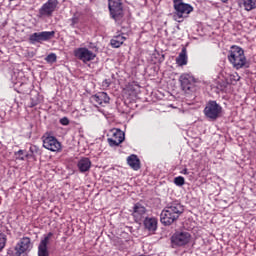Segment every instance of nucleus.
<instances>
[{"mask_svg": "<svg viewBox=\"0 0 256 256\" xmlns=\"http://www.w3.org/2000/svg\"><path fill=\"white\" fill-rule=\"evenodd\" d=\"M92 103H95V105H107L109 103L110 98L109 95H107L106 92H98L95 95L91 97Z\"/></svg>", "mask_w": 256, "mask_h": 256, "instance_id": "dca6fc26", "label": "nucleus"}, {"mask_svg": "<svg viewBox=\"0 0 256 256\" xmlns=\"http://www.w3.org/2000/svg\"><path fill=\"white\" fill-rule=\"evenodd\" d=\"M77 166L81 173H87L91 169V160L89 158H82L78 161Z\"/></svg>", "mask_w": 256, "mask_h": 256, "instance_id": "a211bd4d", "label": "nucleus"}, {"mask_svg": "<svg viewBox=\"0 0 256 256\" xmlns=\"http://www.w3.org/2000/svg\"><path fill=\"white\" fill-rule=\"evenodd\" d=\"M181 88L185 93H191L195 89V78L191 74L180 76Z\"/></svg>", "mask_w": 256, "mask_h": 256, "instance_id": "0eeeda50", "label": "nucleus"}, {"mask_svg": "<svg viewBox=\"0 0 256 256\" xmlns=\"http://www.w3.org/2000/svg\"><path fill=\"white\" fill-rule=\"evenodd\" d=\"M172 241L175 245L182 247L191 241V234H189V232H177L172 237Z\"/></svg>", "mask_w": 256, "mask_h": 256, "instance_id": "ddd939ff", "label": "nucleus"}, {"mask_svg": "<svg viewBox=\"0 0 256 256\" xmlns=\"http://www.w3.org/2000/svg\"><path fill=\"white\" fill-rule=\"evenodd\" d=\"M43 147L48 151H61V143L54 136H46L43 139Z\"/></svg>", "mask_w": 256, "mask_h": 256, "instance_id": "9b49d317", "label": "nucleus"}, {"mask_svg": "<svg viewBox=\"0 0 256 256\" xmlns=\"http://www.w3.org/2000/svg\"><path fill=\"white\" fill-rule=\"evenodd\" d=\"M243 7L246 11H253L256 7V0H243Z\"/></svg>", "mask_w": 256, "mask_h": 256, "instance_id": "4be33fe9", "label": "nucleus"}, {"mask_svg": "<svg viewBox=\"0 0 256 256\" xmlns=\"http://www.w3.org/2000/svg\"><path fill=\"white\" fill-rule=\"evenodd\" d=\"M77 23H79V18H77V16H73V17L70 19V25H71V27H75V25H77Z\"/></svg>", "mask_w": 256, "mask_h": 256, "instance_id": "bb28decb", "label": "nucleus"}, {"mask_svg": "<svg viewBox=\"0 0 256 256\" xmlns=\"http://www.w3.org/2000/svg\"><path fill=\"white\" fill-rule=\"evenodd\" d=\"M127 163L132 169H134V171H139V169H141L139 158L135 154H132L127 158Z\"/></svg>", "mask_w": 256, "mask_h": 256, "instance_id": "6ab92c4d", "label": "nucleus"}, {"mask_svg": "<svg viewBox=\"0 0 256 256\" xmlns=\"http://www.w3.org/2000/svg\"><path fill=\"white\" fill-rule=\"evenodd\" d=\"M61 125H69V119L67 117H64L60 120Z\"/></svg>", "mask_w": 256, "mask_h": 256, "instance_id": "cd10ccee", "label": "nucleus"}, {"mask_svg": "<svg viewBox=\"0 0 256 256\" xmlns=\"http://www.w3.org/2000/svg\"><path fill=\"white\" fill-rule=\"evenodd\" d=\"M53 37H55V31L35 32L30 35L29 42L32 45H35V43H43V41H49V39H53Z\"/></svg>", "mask_w": 256, "mask_h": 256, "instance_id": "423d86ee", "label": "nucleus"}, {"mask_svg": "<svg viewBox=\"0 0 256 256\" xmlns=\"http://www.w3.org/2000/svg\"><path fill=\"white\" fill-rule=\"evenodd\" d=\"M228 61L235 69H243L247 65L245 51L239 46H232L228 54Z\"/></svg>", "mask_w": 256, "mask_h": 256, "instance_id": "f03ea898", "label": "nucleus"}, {"mask_svg": "<svg viewBox=\"0 0 256 256\" xmlns=\"http://www.w3.org/2000/svg\"><path fill=\"white\" fill-rule=\"evenodd\" d=\"M173 3L174 9L176 11V14H174V19L178 23H181L183 18L193 11V6L184 3L183 0H174Z\"/></svg>", "mask_w": 256, "mask_h": 256, "instance_id": "7ed1b4c3", "label": "nucleus"}, {"mask_svg": "<svg viewBox=\"0 0 256 256\" xmlns=\"http://www.w3.org/2000/svg\"><path fill=\"white\" fill-rule=\"evenodd\" d=\"M57 5H59L58 0H48L40 8L39 10L40 15L50 17V15H53V12L55 11V9H57Z\"/></svg>", "mask_w": 256, "mask_h": 256, "instance_id": "f8f14e48", "label": "nucleus"}, {"mask_svg": "<svg viewBox=\"0 0 256 256\" xmlns=\"http://www.w3.org/2000/svg\"><path fill=\"white\" fill-rule=\"evenodd\" d=\"M21 161H25V158L24 157H20Z\"/></svg>", "mask_w": 256, "mask_h": 256, "instance_id": "2f4dec72", "label": "nucleus"}, {"mask_svg": "<svg viewBox=\"0 0 256 256\" xmlns=\"http://www.w3.org/2000/svg\"><path fill=\"white\" fill-rule=\"evenodd\" d=\"M125 36L123 35H118L115 36L112 40H111V45L112 47H114L115 49L119 48L120 45H122L123 43H125Z\"/></svg>", "mask_w": 256, "mask_h": 256, "instance_id": "412c9836", "label": "nucleus"}, {"mask_svg": "<svg viewBox=\"0 0 256 256\" xmlns=\"http://www.w3.org/2000/svg\"><path fill=\"white\" fill-rule=\"evenodd\" d=\"M174 183L177 187H183V185H185V178H183V176H178L174 178Z\"/></svg>", "mask_w": 256, "mask_h": 256, "instance_id": "b1692460", "label": "nucleus"}, {"mask_svg": "<svg viewBox=\"0 0 256 256\" xmlns=\"http://www.w3.org/2000/svg\"><path fill=\"white\" fill-rule=\"evenodd\" d=\"M145 215H147V208L143 206L141 203H136L133 207V213L132 216L134 217L135 221L139 223Z\"/></svg>", "mask_w": 256, "mask_h": 256, "instance_id": "2eb2a0df", "label": "nucleus"}, {"mask_svg": "<svg viewBox=\"0 0 256 256\" xmlns=\"http://www.w3.org/2000/svg\"><path fill=\"white\" fill-rule=\"evenodd\" d=\"M182 175H189V170H187V168H184L182 171H181Z\"/></svg>", "mask_w": 256, "mask_h": 256, "instance_id": "c85d7f7f", "label": "nucleus"}, {"mask_svg": "<svg viewBox=\"0 0 256 256\" xmlns=\"http://www.w3.org/2000/svg\"><path fill=\"white\" fill-rule=\"evenodd\" d=\"M123 141H125V132L120 129H112L111 137L108 138L110 147H119Z\"/></svg>", "mask_w": 256, "mask_h": 256, "instance_id": "6e6552de", "label": "nucleus"}, {"mask_svg": "<svg viewBox=\"0 0 256 256\" xmlns=\"http://www.w3.org/2000/svg\"><path fill=\"white\" fill-rule=\"evenodd\" d=\"M23 150H19L18 152H17V155H23Z\"/></svg>", "mask_w": 256, "mask_h": 256, "instance_id": "c756f323", "label": "nucleus"}, {"mask_svg": "<svg viewBox=\"0 0 256 256\" xmlns=\"http://www.w3.org/2000/svg\"><path fill=\"white\" fill-rule=\"evenodd\" d=\"M221 111H223L221 105L217 104L216 101H209L204 109V114L208 119L215 121L221 115Z\"/></svg>", "mask_w": 256, "mask_h": 256, "instance_id": "39448f33", "label": "nucleus"}, {"mask_svg": "<svg viewBox=\"0 0 256 256\" xmlns=\"http://www.w3.org/2000/svg\"><path fill=\"white\" fill-rule=\"evenodd\" d=\"M45 61H47V63H55V61H57V55L51 53L45 58Z\"/></svg>", "mask_w": 256, "mask_h": 256, "instance_id": "393cba45", "label": "nucleus"}, {"mask_svg": "<svg viewBox=\"0 0 256 256\" xmlns=\"http://www.w3.org/2000/svg\"><path fill=\"white\" fill-rule=\"evenodd\" d=\"M235 81H239V76H237V78H235Z\"/></svg>", "mask_w": 256, "mask_h": 256, "instance_id": "473e14b6", "label": "nucleus"}, {"mask_svg": "<svg viewBox=\"0 0 256 256\" xmlns=\"http://www.w3.org/2000/svg\"><path fill=\"white\" fill-rule=\"evenodd\" d=\"M33 249V244L31 243V238L23 237L15 246L16 256H21L27 251Z\"/></svg>", "mask_w": 256, "mask_h": 256, "instance_id": "9d476101", "label": "nucleus"}, {"mask_svg": "<svg viewBox=\"0 0 256 256\" xmlns=\"http://www.w3.org/2000/svg\"><path fill=\"white\" fill-rule=\"evenodd\" d=\"M53 237V232H49L44 239L41 240L38 246V256H49V251L47 250V245H49V241Z\"/></svg>", "mask_w": 256, "mask_h": 256, "instance_id": "4468645a", "label": "nucleus"}, {"mask_svg": "<svg viewBox=\"0 0 256 256\" xmlns=\"http://www.w3.org/2000/svg\"><path fill=\"white\" fill-rule=\"evenodd\" d=\"M108 9L110 11V16L114 21L123 19V4L121 3V0H108Z\"/></svg>", "mask_w": 256, "mask_h": 256, "instance_id": "20e7f679", "label": "nucleus"}, {"mask_svg": "<svg viewBox=\"0 0 256 256\" xmlns=\"http://www.w3.org/2000/svg\"><path fill=\"white\" fill-rule=\"evenodd\" d=\"M144 227L150 233H155L157 231V218H155V217H146L144 219Z\"/></svg>", "mask_w": 256, "mask_h": 256, "instance_id": "f3484780", "label": "nucleus"}, {"mask_svg": "<svg viewBox=\"0 0 256 256\" xmlns=\"http://www.w3.org/2000/svg\"><path fill=\"white\" fill-rule=\"evenodd\" d=\"M7 243V236L3 234V232H0V253L5 249V245Z\"/></svg>", "mask_w": 256, "mask_h": 256, "instance_id": "5701e85b", "label": "nucleus"}, {"mask_svg": "<svg viewBox=\"0 0 256 256\" xmlns=\"http://www.w3.org/2000/svg\"><path fill=\"white\" fill-rule=\"evenodd\" d=\"M184 211L185 208L179 203H172L166 206L160 214V221L162 225H173V223L183 215Z\"/></svg>", "mask_w": 256, "mask_h": 256, "instance_id": "f257e3e1", "label": "nucleus"}, {"mask_svg": "<svg viewBox=\"0 0 256 256\" xmlns=\"http://www.w3.org/2000/svg\"><path fill=\"white\" fill-rule=\"evenodd\" d=\"M30 151L32 155H41V151L39 150V147L37 146H31Z\"/></svg>", "mask_w": 256, "mask_h": 256, "instance_id": "a878e982", "label": "nucleus"}, {"mask_svg": "<svg viewBox=\"0 0 256 256\" xmlns=\"http://www.w3.org/2000/svg\"><path fill=\"white\" fill-rule=\"evenodd\" d=\"M74 55L75 57H77V59H80V61H83V63L93 61V59L97 57V55L93 53V51L87 48H78L74 50Z\"/></svg>", "mask_w": 256, "mask_h": 256, "instance_id": "1a4fd4ad", "label": "nucleus"}, {"mask_svg": "<svg viewBox=\"0 0 256 256\" xmlns=\"http://www.w3.org/2000/svg\"><path fill=\"white\" fill-rule=\"evenodd\" d=\"M176 64L179 67H183L184 65H187V49L186 48H183L179 53L178 57L176 58Z\"/></svg>", "mask_w": 256, "mask_h": 256, "instance_id": "aec40b11", "label": "nucleus"}, {"mask_svg": "<svg viewBox=\"0 0 256 256\" xmlns=\"http://www.w3.org/2000/svg\"><path fill=\"white\" fill-rule=\"evenodd\" d=\"M227 1H229V0H222V3H227Z\"/></svg>", "mask_w": 256, "mask_h": 256, "instance_id": "7c9ffc66", "label": "nucleus"}]
</instances>
